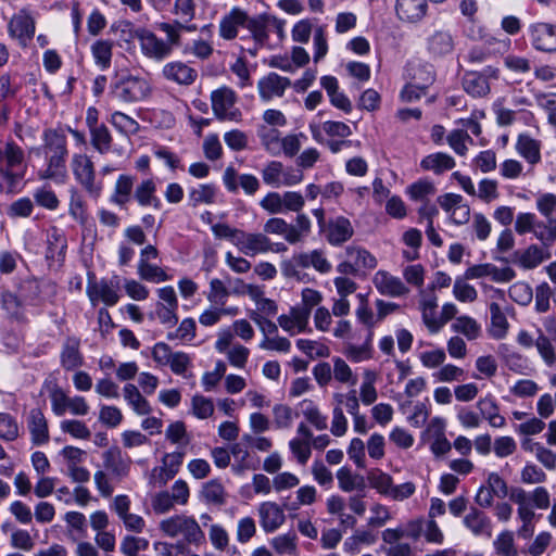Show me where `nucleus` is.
Here are the masks:
<instances>
[{"label": "nucleus", "mask_w": 556, "mask_h": 556, "mask_svg": "<svg viewBox=\"0 0 556 556\" xmlns=\"http://www.w3.org/2000/svg\"><path fill=\"white\" fill-rule=\"evenodd\" d=\"M36 153L43 155L48 163L47 168L38 173L39 178L64 182L67 176L65 141H46L45 144L36 149Z\"/></svg>", "instance_id": "nucleus-1"}, {"label": "nucleus", "mask_w": 556, "mask_h": 556, "mask_svg": "<svg viewBox=\"0 0 556 556\" xmlns=\"http://www.w3.org/2000/svg\"><path fill=\"white\" fill-rule=\"evenodd\" d=\"M150 93L151 85L149 80L139 75L129 73L118 75L111 85V96L125 103L142 101Z\"/></svg>", "instance_id": "nucleus-2"}, {"label": "nucleus", "mask_w": 556, "mask_h": 556, "mask_svg": "<svg viewBox=\"0 0 556 556\" xmlns=\"http://www.w3.org/2000/svg\"><path fill=\"white\" fill-rule=\"evenodd\" d=\"M312 224L306 214H298L295 224H288L283 218H269L264 225L266 233L280 235L290 244H295L303 240L311 232Z\"/></svg>", "instance_id": "nucleus-3"}, {"label": "nucleus", "mask_w": 556, "mask_h": 556, "mask_svg": "<svg viewBox=\"0 0 556 556\" xmlns=\"http://www.w3.org/2000/svg\"><path fill=\"white\" fill-rule=\"evenodd\" d=\"M160 529L170 538L182 534L189 544H200L205 538L197 520L186 515H175L162 520Z\"/></svg>", "instance_id": "nucleus-4"}, {"label": "nucleus", "mask_w": 556, "mask_h": 556, "mask_svg": "<svg viewBox=\"0 0 556 556\" xmlns=\"http://www.w3.org/2000/svg\"><path fill=\"white\" fill-rule=\"evenodd\" d=\"M17 290L25 305L39 306L56 294V285L49 280L27 278L20 282Z\"/></svg>", "instance_id": "nucleus-5"}, {"label": "nucleus", "mask_w": 556, "mask_h": 556, "mask_svg": "<svg viewBox=\"0 0 556 556\" xmlns=\"http://www.w3.org/2000/svg\"><path fill=\"white\" fill-rule=\"evenodd\" d=\"M72 166L76 180L90 197L98 199L102 192V185L94 180L96 174L91 160L85 154H75Z\"/></svg>", "instance_id": "nucleus-6"}, {"label": "nucleus", "mask_w": 556, "mask_h": 556, "mask_svg": "<svg viewBox=\"0 0 556 556\" xmlns=\"http://www.w3.org/2000/svg\"><path fill=\"white\" fill-rule=\"evenodd\" d=\"M211 103L214 114L220 119L239 121L241 112L237 108V94L227 87L223 86L211 93Z\"/></svg>", "instance_id": "nucleus-7"}, {"label": "nucleus", "mask_w": 556, "mask_h": 556, "mask_svg": "<svg viewBox=\"0 0 556 556\" xmlns=\"http://www.w3.org/2000/svg\"><path fill=\"white\" fill-rule=\"evenodd\" d=\"M529 36L532 47L541 52H556V25L536 22L529 26Z\"/></svg>", "instance_id": "nucleus-8"}, {"label": "nucleus", "mask_w": 556, "mask_h": 556, "mask_svg": "<svg viewBox=\"0 0 556 556\" xmlns=\"http://www.w3.org/2000/svg\"><path fill=\"white\" fill-rule=\"evenodd\" d=\"M498 68L488 66L483 73L469 72L463 79V87L467 93L472 97H484L490 92L488 78H497Z\"/></svg>", "instance_id": "nucleus-9"}, {"label": "nucleus", "mask_w": 556, "mask_h": 556, "mask_svg": "<svg viewBox=\"0 0 556 556\" xmlns=\"http://www.w3.org/2000/svg\"><path fill=\"white\" fill-rule=\"evenodd\" d=\"M135 38L139 40L144 55L155 60H162L170 53V45L157 38L152 31L140 28L135 31Z\"/></svg>", "instance_id": "nucleus-10"}, {"label": "nucleus", "mask_w": 556, "mask_h": 556, "mask_svg": "<svg viewBox=\"0 0 556 556\" xmlns=\"http://www.w3.org/2000/svg\"><path fill=\"white\" fill-rule=\"evenodd\" d=\"M292 85L288 77L280 76L277 73H268L257 83L260 97L263 101H270L274 98L283 97L286 90Z\"/></svg>", "instance_id": "nucleus-11"}, {"label": "nucleus", "mask_w": 556, "mask_h": 556, "mask_svg": "<svg viewBox=\"0 0 556 556\" xmlns=\"http://www.w3.org/2000/svg\"><path fill=\"white\" fill-rule=\"evenodd\" d=\"M9 33L10 36L16 38L23 47H26L35 34L34 18L27 11H20L11 18L9 23Z\"/></svg>", "instance_id": "nucleus-12"}, {"label": "nucleus", "mask_w": 556, "mask_h": 556, "mask_svg": "<svg viewBox=\"0 0 556 556\" xmlns=\"http://www.w3.org/2000/svg\"><path fill=\"white\" fill-rule=\"evenodd\" d=\"M60 365L66 371H73L84 365V355L80 352V339L68 336L61 349Z\"/></svg>", "instance_id": "nucleus-13"}, {"label": "nucleus", "mask_w": 556, "mask_h": 556, "mask_svg": "<svg viewBox=\"0 0 556 556\" xmlns=\"http://www.w3.org/2000/svg\"><path fill=\"white\" fill-rule=\"evenodd\" d=\"M372 282L381 295L397 298L408 293L409 289L404 282L395 276H392L387 270H378Z\"/></svg>", "instance_id": "nucleus-14"}, {"label": "nucleus", "mask_w": 556, "mask_h": 556, "mask_svg": "<svg viewBox=\"0 0 556 556\" xmlns=\"http://www.w3.org/2000/svg\"><path fill=\"white\" fill-rule=\"evenodd\" d=\"M321 233L325 235L331 245L338 247L350 240L354 230L349 218L337 216L328 220L327 229Z\"/></svg>", "instance_id": "nucleus-15"}, {"label": "nucleus", "mask_w": 556, "mask_h": 556, "mask_svg": "<svg viewBox=\"0 0 556 556\" xmlns=\"http://www.w3.org/2000/svg\"><path fill=\"white\" fill-rule=\"evenodd\" d=\"M464 526L475 536H492V521L490 517L481 509L471 506L468 514L463 519Z\"/></svg>", "instance_id": "nucleus-16"}, {"label": "nucleus", "mask_w": 556, "mask_h": 556, "mask_svg": "<svg viewBox=\"0 0 556 556\" xmlns=\"http://www.w3.org/2000/svg\"><path fill=\"white\" fill-rule=\"evenodd\" d=\"M240 252L248 256L270 251L271 243L268 237L263 233H249L241 230V236L236 245Z\"/></svg>", "instance_id": "nucleus-17"}, {"label": "nucleus", "mask_w": 556, "mask_h": 556, "mask_svg": "<svg viewBox=\"0 0 556 556\" xmlns=\"http://www.w3.org/2000/svg\"><path fill=\"white\" fill-rule=\"evenodd\" d=\"M428 4L426 0H396L395 13L404 23H417L427 14Z\"/></svg>", "instance_id": "nucleus-18"}, {"label": "nucleus", "mask_w": 556, "mask_h": 556, "mask_svg": "<svg viewBox=\"0 0 556 556\" xmlns=\"http://www.w3.org/2000/svg\"><path fill=\"white\" fill-rule=\"evenodd\" d=\"M27 428L34 445H42L49 441L48 421L38 407L31 408L27 416Z\"/></svg>", "instance_id": "nucleus-19"}, {"label": "nucleus", "mask_w": 556, "mask_h": 556, "mask_svg": "<svg viewBox=\"0 0 556 556\" xmlns=\"http://www.w3.org/2000/svg\"><path fill=\"white\" fill-rule=\"evenodd\" d=\"M247 22V12L238 7L232 8L219 22V36L226 40L235 39L238 36V28L240 26H245Z\"/></svg>", "instance_id": "nucleus-20"}, {"label": "nucleus", "mask_w": 556, "mask_h": 556, "mask_svg": "<svg viewBox=\"0 0 556 556\" xmlns=\"http://www.w3.org/2000/svg\"><path fill=\"white\" fill-rule=\"evenodd\" d=\"M260 522L266 533L276 531L285 522L282 508L273 502H265L258 508Z\"/></svg>", "instance_id": "nucleus-21"}, {"label": "nucleus", "mask_w": 556, "mask_h": 556, "mask_svg": "<svg viewBox=\"0 0 556 556\" xmlns=\"http://www.w3.org/2000/svg\"><path fill=\"white\" fill-rule=\"evenodd\" d=\"M103 465L113 475L125 477L129 472L131 459L123 455L121 448L114 445L103 453Z\"/></svg>", "instance_id": "nucleus-22"}, {"label": "nucleus", "mask_w": 556, "mask_h": 556, "mask_svg": "<svg viewBox=\"0 0 556 556\" xmlns=\"http://www.w3.org/2000/svg\"><path fill=\"white\" fill-rule=\"evenodd\" d=\"M163 76L179 85H191L197 78V72L186 63L176 61L163 66Z\"/></svg>", "instance_id": "nucleus-23"}, {"label": "nucleus", "mask_w": 556, "mask_h": 556, "mask_svg": "<svg viewBox=\"0 0 556 556\" xmlns=\"http://www.w3.org/2000/svg\"><path fill=\"white\" fill-rule=\"evenodd\" d=\"M118 288L119 281L117 276H114L111 280L101 279L96 287V295H92V299H89V301L93 306H96L99 301H102L108 306H113L119 300L117 293Z\"/></svg>", "instance_id": "nucleus-24"}, {"label": "nucleus", "mask_w": 556, "mask_h": 556, "mask_svg": "<svg viewBox=\"0 0 556 556\" xmlns=\"http://www.w3.org/2000/svg\"><path fill=\"white\" fill-rule=\"evenodd\" d=\"M271 22H275V16L269 14H260L254 17L248 16L245 27L260 46H264L267 42Z\"/></svg>", "instance_id": "nucleus-25"}, {"label": "nucleus", "mask_w": 556, "mask_h": 556, "mask_svg": "<svg viewBox=\"0 0 556 556\" xmlns=\"http://www.w3.org/2000/svg\"><path fill=\"white\" fill-rule=\"evenodd\" d=\"M24 160L23 149L14 141H0V166H4V168L21 167Z\"/></svg>", "instance_id": "nucleus-26"}, {"label": "nucleus", "mask_w": 556, "mask_h": 556, "mask_svg": "<svg viewBox=\"0 0 556 556\" xmlns=\"http://www.w3.org/2000/svg\"><path fill=\"white\" fill-rule=\"evenodd\" d=\"M0 304L1 308L13 319H18L22 316V311L25 306L18 291L16 293L4 287L0 289Z\"/></svg>", "instance_id": "nucleus-27"}, {"label": "nucleus", "mask_w": 556, "mask_h": 556, "mask_svg": "<svg viewBox=\"0 0 556 556\" xmlns=\"http://www.w3.org/2000/svg\"><path fill=\"white\" fill-rule=\"evenodd\" d=\"M337 479L339 488L343 492H352L354 490L364 492L366 489V481L362 475L353 473L349 467H341L337 471Z\"/></svg>", "instance_id": "nucleus-28"}, {"label": "nucleus", "mask_w": 556, "mask_h": 556, "mask_svg": "<svg viewBox=\"0 0 556 556\" xmlns=\"http://www.w3.org/2000/svg\"><path fill=\"white\" fill-rule=\"evenodd\" d=\"M155 190L156 187L152 179L143 180L139 186H137L134 199L140 206H153L155 210H160L161 201L154 194Z\"/></svg>", "instance_id": "nucleus-29"}, {"label": "nucleus", "mask_w": 556, "mask_h": 556, "mask_svg": "<svg viewBox=\"0 0 556 556\" xmlns=\"http://www.w3.org/2000/svg\"><path fill=\"white\" fill-rule=\"evenodd\" d=\"M420 166L426 170H433L435 174H441L452 169L455 166V161L451 155L438 152L424 157Z\"/></svg>", "instance_id": "nucleus-30"}, {"label": "nucleus", "mask_w": 556, "mask_h": 556, "mask_svg": "<svg viewBox=\"0 0 556 556\" xmlns=\"http://www.w3.org/2000/svg\"><path fill=\"white\" fill-rule=\"evenodd\" d=\"M201 497L207 504L224 505L226 502V492L223 484L217 479L205 482L200 492Z\"/></svg>", "instance_id": "nucleus-31"}, {"label": "nucleus", "mask_w": 556, "mask_h": 556, "mask_svg": "<svg viewBox=\"0 0 556 556\" xmlns=\"http://www.w3.org/2000/svg\"><path fill=\"white\" fill-rule=\"evenodd\" d=\"M135 178L128 175H121L115 184L114 193L111 195L110 201L119 206H124L130 201L131 190L134 187Z\"/></svg>", "instance_id": "nucleus-32"}, {"label": "nucleus", "mask_w": 556, "mask_h": 556, "mask_svg": "<svg viewBox=\"0 0 556 556\" xmlns=\"http://www.w3.org/2000/svg\"><path fill=\"white\" fill-rule=\"evenodd\" d=\"M17 167L4 168L0 166V192L15 193L17 186L25 175V170H15Z\"/></svg>", "instance_id": "nucleus-33"}, {"label": "nucleus", "mask_w": 556, "mask_h": 556, "mask_svg": "<svg viewBox=\"0 0 556 556\" xmlns=\"http://www.w3.org/2000/svg\"><path fill=\"white\" fill-rule=\"evenodd\" d=\"M452 36L444 30L434 31L428 39V48L433 54L442 55L453 50Z\"/></svg>", "instance_id": "nucleus-34"}, {"label": "nucleus", "mask_w": 556, "mask_h": 556, "mask_svg": "<svg viewBox=\"0 0 556 556\" xmlns=\"http://www.w3.org/2000/svg\"><path fill=\"white\" fill-rule=\"evenodd\" d=\"M124 396L138 415H148L151 413L149 402L140 394L135 384L127 383L124 387Z\"/></svg>", "instance_id": "nucleus-35"}, {"label": "nucleus", "mask_w": 556, "mask_h": 556, "mask_svg": "<svg viewBox=\"0 0 556 556\" xmlns=\"http://www.w3.org/2000/svg\"><path fill=\"white\" fill-rule=\"evenodd\" d=\"M490 314L492 337L495 339H503L506 336L508 329V321L505 314L502 312L501 306L495 302L490 304Z\"/></svg>", "instance_id": "nucleus-36"}, {"label": "nucleus", "mask_w": 556, "mask_h": 556, "mask_svg": "<svg viewBox=\"0 0 556 556\" xmlns=\"http://www.w3.org/2000/svg\"><path fill=\"white\" fill-rule=\"evenodd\" d=\"M265 125L262 127L264 137H274L276 129L285 127L287 125V118L281 111L266 110L263 115ZM278 138L280 132L278 131Z\"/></svg>", "instance_id": "nucleus-37"}, {"label": "nucleus", "mask_w": 556, "mask_h": 556, "mask_svg": "<svg viewBox=\"0 0 556 556\" xmlns=\"http://www.w3.org/2000/svg\"><path fill=\"white\" fill-rule=\"evenodd\" d=\"M367 480L372 489L377 490L381 495L389 497L393 484V479L389 473L376 468L368 472Z\"/></svg>", "instance_id": "nucleus-38"}, {"label": "nucleus", "mask_w": 556, "mask_h": 556, "mask_svg": "<svg viewBox=\"0 0 556 556\" xmlns=\"http://www.w3.org/2000/svg\"><path fill=\"white\" fill-rule=\"evenodd\" d=\"M515 256L518 264L526 269L535 268L544 260L542 250L535 244H531L523 252L516 251Z\"/></svg>", "instance_id": "nucleus-39"}, {"label": "nucleus", "mask_w": 556, "mask_h": 556, "mask_svg": "<svg viewBox=\"0 0 556 556\" xmlns=\"http://www.w3.org/2000/svg\"><path fill=\"white\" fill-rule=\"evenodd\" d=\"M216 197V187L213 184H203L189 191L190 205L195 207L201 203L211 204Z\"/></svg>", "instance_id": "nucleus-40"}, {"label": "nucleus", "mask_w": 556, "mask_h": 556, "mask_svg": "<svg viewBox=\"0 0 556 556\" xmlns=\"http://www.w3.org/2000/svg\"><path fill=\"white\" fill-rule=\"evenodd\" d=\"M111 122L118 135L124 137L134 136L139 129V124L134 118L121 112H115Z\"/></svg>", "instance_id": "nucleus-41"}, {"label": "nucleus", "mask_w": 556, "mask_h": 556, "mask_svg": "<svg viewBox=\"0 0 556 556\" xmlns=\"http://www.w3.org/2000/svg\"><path fill=\"white\" fill-rule=\"evenodd\" d=\"M113 43L108 40H97L91 46V53L96 64L102 70L109 68L111 65Z\"/></svg>", "instance_id": "nucleus-42"}, {"label": "nucleus", "mask_w": 556, "mask_h": 556, "mask_svg": "<svg viewBox=\"0 0 556 556\" xmlns=\"http://www.w3.org/2000/svg\"><path fill=\"white\" fill-rule=\"evenodd\" d=\"M302 413L304 417L311 422L317 430H324L327 428V417L323 416L311 400H303L301 402Z\"/></svg>", "instance_id": "nucleus-43"}, {"label": "nucleus", "mask_w": 556, "mask_h": 556, "mask_svg": "<svg viewBox=\"0 0 556 556\" xmlns=\"http://www.w3.org/2000/svg\"><path fill=\"white\" fill-rule=\"evenodd\" d=\"M508 295L517 304L527 306L532 302L533 290L529 283L518 281L509 287Z\"/></svg>", "instance_id": "nucleus-44"}, {"label": "nucleus", "mask_w": 556, "mask_h": 556, "mask_svg": "<svg viewBox=\"0 0 556 556\" xmlns=\"http://www.w3.org/2000/svg\"><path fill=\"white\" fill-rule=\"evenodd\" d=\"M138 274L141 279L152 282H163L169 279V276L157 265L150 263H138Z\"/></svg>", "instance_id": "nucleus-45"}, {"label": "nucleus", "mask_w": 556, "mask_h": 556, "mask_svg": "<svg viewBox=\"0 0 556 556\" xmlns=\"http://www.w3.org/2000/svg\"><path fill=\"white\" fill-rule=\"evenodd\" d=\"M453 329L456 332L463 333L468 340H475L480 334V326L469 316L457 317L453 324Z\"/></svg>", "instance_id": "nucleus-46"}, {"label": "nucleus", "mask_w": 556, "mask_h": 556, "mask_svg": "<svg viewBox=\"0 0 556 556\" xmlns=\"http://www.w3.org/2000/svg\"><path fill=\"white\" fill-rule=\"evenodd\" d=\"M296 534L293 531L275 536L271 546L278 554H293L296 549Z\"/></svg>", "instance_id": "nucleus-47"}, {"label": "nucleus", "mask_w": 556, "mask_h": 556, "mask_svg": "<svg viewBox=\"0 0 556 556\" xmlns=\"http://www.w3.org/2000/svg\"><path fill=\"white\" fill-rule=\"evenodd\" d=\"M539 336L535 339L534 345L538 349L539 354L547 366H552L556 362L555 349L551 343L548 337H546L541 329H538Z\"/></svg>", "instance_id": "nucleus-48"}, {"label": "nucleus", "mask_w": 556, "mask_h": 556, "mask_svg": "<svg viewBox=\"0 0 556 556\" xmlns=\"http://www.w3.org/2000/svg\"><path fill=\"white\" fill-rule=\"evenodd\" d=\"M178 306H167L162 302H157L155 312L150 314V318L157 317L161 324L174 327L178 323V316L176 314Z\"/></svg>", "instance_id": "nucleus-49"}, {"label": "nucleus", "mask_w": 556, "mask_h": 556, "mask_svg": "<svg viewBox=\"0 0 556 556\" xmlns=\"http://www.w3.org/2000/svg\"><path fill=\"white\" fill-rule=\"evenodd\" d=\"M18 437L16 419L8 413H0V439L14 441Z\"/></svg>", "instance_id": "nucleus-50"}, {"label": "nucleus", "mask_w": 556, "mask_h": 556, "mask_svg": "<svg viewBox=\"0 0 556 556\" xmlns=\"http://www.w3.org/2000/svg\"><path fill=\"white\" fill-rule=\"evenodd\" d=\"M50 400L52 412L56 416H63L68 408L70 397L58 384H54L50 390Z\"/></svg>", "instance_id": "nucleus-51"}, {"label": "nucleus", "mask_w": 556, "mask_h": 556, "mask_svg": "<svg viewBox=\"0 0 556 556\" xmlns=\"http://www.w3.org/2000/svg\"><path fill=\"white\" fill-rule=\"evenodd\" d=\"M516 150L530 164H536L541 160L540 141H517Z\"/></svg>", "instance_id": "nucleus-52"}, {"label": "nucleus", "mask_w": 556, "mask_h": 556, "mask_svg": "<svg viewBox=\"0 0 556 556\" xmlns=\"http://www.w3.org/2000/svg\"><path fill=\"white\" fill-rule=\"evenodd\" d=\"M195 28L197 27L194 25L187 26L179 22H176L175 24L162 23L160 25V29L167 36V41L165 42L170 45V48L179 43L181 30L193 31Z\"/></svg>", "instance_id": "nucleus-53"}, {"label": "nucleus", "mask_w": 556, "mask_h": 556, "mask_svg": "<svg viewBox=\"0 0 556 556\" xmlns=\"http://www.w3.org/2000/svg\"><path fill=\"white\" fill-rule=\"evenodd\" d=\"M61 429L63 432L68 433L76 439L87 440L91 435L89 428L81 420H63L61 422Z\"/></svg>", "instance_id": "nucleus-54"}, {"label": "nucleus", "mask_w": 556, "mask_h": 556, "mask_svg": "<svg viewBox=\"0 0 556 556\" xmlns=\"http://www.w3.org/2000/svg\"><path fill=\"white\" fill-rule=\"evenodd\" d=\"M494 547L501 556H517V551L514 546V536L510 531L502 532L494 541Z\"/></svg>", "instance_id": "nucleus-55"}, {"label": "nucleus", "mask_w": 556, "mask_h": 556, "mask_svg": "<svg viewBox=\"0 0 556 556\" xmlns=\"http://www.w3.org/2000/svg\"><path fill=\"white\" fill-rule=\"evenodd\" d=\"M346 253L350 256H355L356 266H362L367 269H374L377 266V258L366 249L348 248Z\"/></svg>", "instance_id": "nucleus-56"}, {"label": "nucleus", "mask_w": 556, "mask_h": 556, "mask_svg": "<svg viewBox=\"0 0 556 556\" xmlns=\"http://www.w3.org/2000/svg\"><path fill=\"white\" fill-rule=\"evenodd\" d=\"M229 291L220 279L214 278L210 282V292L207 300L211 303L225 305Z\"/></svg>", "instance_id": "nucleus-57"}, {"label": "nucleus", "mask_w": 556, "mask_h": 556, "mask_svg": "<svg viewBox=\"0 0 556 556\" xmlns=\"http://www.w3.org/2000/svg\"><path fill=\"white\" fill-rule=\"evenodd\" d=\"M534 236L544 247H551L556 240V224H554L553 220H549V225L539 222L534 229Z\"/></svg>", "instance_id": "nucleus-58"}, {"label": "nucleus", "mask_w": 556, "mask_h": 556, "mask_svg": "<svg viewBox=\"0 0 556 556\" xmlns=\"http://www.w3.org/2000/svg\"><path fill=\"white\" fill-rule=\"evenodd\" d=\"M553 296V290L547 282H542L535 288V309L539 313H545L549 309V299Z\"/></svg>", "instance_id": "nucleus-59"}, {"label": "nucleus", "mask_w": 556, "mask_h": 556, "mask_svg": "<svg viewBox=\"0 0 556 556\" xmlns=\"http://www.w3.org/2000/svg\"><path fill=\"white\" fill-rule=\"evenodd\" d=\"M123 419L122 412L116 406L103 405L100 409L99 420L110 428L117 427Z\"/></svg>", "instance_id": "nucleus-60"}, {"label": "nucleus", "mask_w": 556, "mask_h": 556, "mask_svg": "<svg viewBox=\"0 0 556 556\" xmlns=\"http://www.w3.org/2000/svg\"><path fill=\"white\" fill-rule=\"evenodd\" d=\"M193 414L200 418H208L214 412V405L211 399L202 395H194L192 397Z\"/></svg>", "instance_id": "nucleus-61"}, {"label": "nucleus", "mask_w": 556, "mask_h": 556, "mask_svg": "<svg viewBox=\"0 0 556 556\" xmlns=\"http://www.w3.org/2000/svg\"><path fill=\"white\" fill-rule=\"evenodd\" d=\"M453 293L460 302H472L477 299L478 293L473 286L464 282L457 278L454 283Z\"/></svg>", "instance_id": "nucleus-62"}, {"label": "nucleus", "mask_w": 556, "mask_h": 556, "mask_svg": "<svg viewBox=\"0 0 556 556\" xmlns=\"http://www.w3.org/2000/svg\"><path fill=\"white\" fill-rule=\"evenodd\" d=\"M282 174V163L273 161L263 169V179L268 185L279 187L281 185Z\"/></svg>", "instance_id": "nucleus-63"}, {"label": "nucleus", "mask_w": 556, "mask_h": 556, "mask_svg": "<svg viewBox=\"0 0 556 556\" xmlns=\"http://www.w3.org/2000/svg\"><path fill=\"white\" fill-rule=\"evenodd\" d=\"M535 101L540 108L549 111L548 121L552 125H556V93H538Z\"/></svg>", "instance_id": "nucleus-64"}]
</instances>
